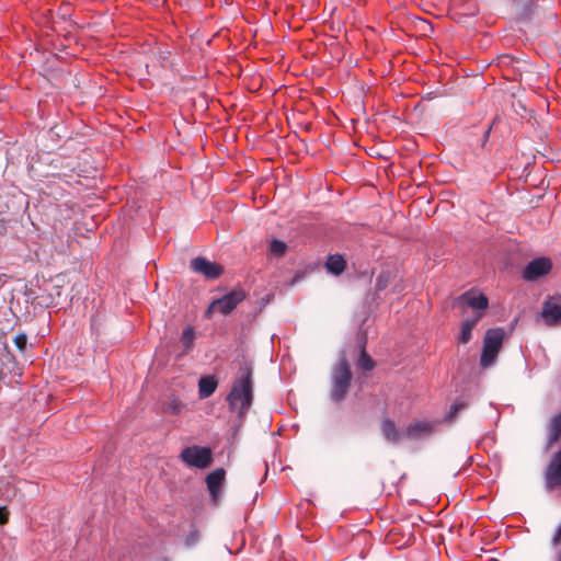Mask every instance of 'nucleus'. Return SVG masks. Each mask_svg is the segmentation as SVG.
I'll return each mask as SVG.
<instances>
[{"instance_id": "1", "label": "nucleus", "mask_w": 561, "mask_h": 561, "mask_svg": "<svg viewBox=\"0 0 561 561\" xmlns=\"http://www.w3.org/2000/svg\"><path fill=\"white\" fill-rule=\"evenodd\" d=\"M253 367L242 363L238 369L232 388L227 397L230 410L242 417L251 408L253 401Z\"/></svg>"}, {"instance_id": "2", "label": "nucleus", "mask_w": 561, "mask_h": 561, "mask_svg": "<svg viewBox=\"0 0 561 561\" xmlns=\"http://www.w3.org/2000/svg\"><path fill=\"white\" fill-rule=\"evenodd\" d=\"M352 380L351 366L345 354L340 356L337 365L331 374L332 387L330 397L334 402H341L346 397Z\"/></svg>"}, {"instance_id": "3", "label": "nucleus", "mask_w": 561, "mask_h": 561, "mask_svg": "<svg viewBox=\"0 0 561 561\" xmlns=\"http://www.w3.org/2000/svg\"><path fill=\"white\" fill-rule=\"evenodd\" d=\"M505 339V331L502 328L489 329L483 339V347L480 357L482 368H490L496 362Z\"/></svg>"}, {"instance_id": "4", "label": "nucleus", "mask_w": 561, "mask_h": 561, "mask_svg": "<svg viewBox=\"0 0 561 561\" xmlns=\"http://www.w3.org/2000/svg\"><path fill=\"white\" fill-rule=\"evenodd\" d=\"M244 298L245 294L242 290H233L219 299H215L205 311V317L209 319L216 312L227 316L232 312Z\"/></svg>"}, {"instance_id": "5", "label": "nucleus", "mask_w": 561, "mask_h": 561, "mask_svg": "<svg viewBox=\"0 0 561 561\" xmlns=\"http://www.w3.org/2000/svg\"><path fill=\"white\" fill-rule=\"evenodd\" d=\"M180 457L190 467H196L199 469L207 468L213 461L211 450L207 447H186L182 450Z\"/></svg>"}, {"instance_id": "6", "label": "nucleus", "mask_w": 561, "mask_h": 561, "mask_svg": "<svg viewBox=\"0 0 561 561\" xmlns=\"http://www.w3.org/2000/svg\"><path fill=\"white\" fill-rule=\"evenodd\" d=\"M540 317L548 327H557L561 322V295L549 296L543 301Z\"/></svg>"}, {"instance_id": "7", "label": "nucleus", "mask_w": 561, "mask_h": 561, "mask_svg": "<svg viewBox=\"0 0 561 561\" xmlns=\"http://www.w3.org/2000/svg\"><path fill=\"white\" fill-rule=\"evenodd\" d=\"M191 268L208 279H216L224 273V268L216 262H210L204 256H197L191 261Z\"/></svg>"}, {"instance_id": "8", "label": "nucleus", "mask_w": 561, "mask_h": 561, "mask_svg": "<svg viewBox=\"0 0 561 561\" xmlns=\"http://www.w3.org/2000/svg\"><path fill=\"white\" fill-rule=\"evenodd\" d=\"M552 267V262L548 257H538L529 262L524 272L523 277L526 280H536L541 276L547 275Z\"/></svg>"}, {"instance_id": "9", "label": "nucleus", "mask_w": 561, "mask_h": 561, "mask_svg": "<svg viewBox=\"0 0 561 561\" xmlns=\"http://www.w3.org/2000/svg\"><path fill=\"white\" fill-rule=\"evenodd\" d=\"M546 481L550 489L561 485V449L552 457L547 468Z\"/></svg>"}, {"instance_id": "10", "label": "nucleus", "mask_w": 561, "mask_h": 561, "mask_svg": "<svg viewBox=\"0 0 561 561\" xmlns=\"http://www.w3.org/2000/svg\"><path fill=\"white\" fill-rule=\"evenodd\" d=\"M457 304H467L478 311L485 310L489 307L488 297L483 294H476L472 290L466 291L457 298Z\"/></svg>"}, {"instance_id": "11", "label": "nucleus", "mask_w": 561, "mask_h": 561, "mask_svg": "<svg viewBox=\"0 0 561 561\" xmlns=\"http://www.w3.org/2000/svg\"><path fill=\"white\" fill-rule=\"evenodd\" d=\"M381 432L385 437V439L391 444H397L401 442L405 437V430L400 431L396 423L391 421L390 419H385L381 422Z\"/></svg>"}, {"instance_id": "12", "label": "nucleus", "mask_w": 561, "mask_h": 561, "mask_svg": "<svg viewBox=\"0 0 561 561\" xmlns=\"http://www.w3.org/2000/svg\"><path fill=\"white\" fill-rule=\"evenodd\" d=\"M432 423L426 421H414L405 427V437L419 439L432 433Z\"/></svg>"}, {"instance_id": "13", "label": "nucleus", "mask_w": 561, "mask_h": 561, "mask_svg": "<svg viewBox=\"0 0 561 561\" xmlns=\"http://www.w3.org/2000/svg\"><path fill=\"white\" fill-rule=\"evenodd\" d=\"M547 431L546 449H550L561 437V411L549 420Z\"/></svg>"}, {"instance_id": "14", "label": "nucleus", "mask_w": 561, "mask_h": 561, "mask_svg": "<svg viewBox=\"0 0 561 561\" xmlns=\"http://www.w3.org/2000/svg\"><path fill=\"white\" fill-rule=\"evenodd\" d=\"M218 382L215 376L202 377L198 381V394L201 399L210 397L217 389Z\"/></svg>"}, {"instance_id": "15", "label": "nucleus", "mask_w": 561, "mask_h": 561, "mask_svg": "<svg viewBox=\"0 0 561 561\" xmlns=\"http://www.w3.org/2000/svg\"><path fill=\"white\" fill-rule=\"evenodd\" d=\"M482 314L478 312L473 318L468 319L461 323L459 342L466 344L471 340L472 330L476 328L478 322L481 320Z\"/></svg>"}, {"instance_id": "16", "label": "nucleus", "mask_w": 561, "mask_h": 561, "mask_svg": "<svg viewBox=\"0 0 561 561\" xmlns=\"http://www.w3.org/2000/svg\"><path fill=\"white\" fill-rule=\"evenodd\" d=\"M225 479V470L218 468L210 472L206 478L208 491H217Z\"/></svg>"}, {"instance_id": "17", "label": "nucleus", "mask_w": 561, "mask_h": 561, "mask_svg": "<svg viewBox=\"0 0 561 561\" xmlns=\"http://www.w3.org/2000/svg\"><path fill=\"white\" fill-rule=\"evenodd\" d=\"M345 260L341 255H330L327 261L328 270L334 275H340L345 270Z\"/></svg>"}, {"instance_id": "18", "label": "nucleus", "mask_w": 561, "mask_h": 561, "mask_svg": "<svg viewBox=\"0 0 561 561\" xmlns=\"http://www.w3.org/2000/svg\"><path fill=\"white\" fill-rule=\"evenodd\" d=\"M184 407L181 400L175 397H170L163 405V412L178 415L183 411Z\"/></svg>"}, {"instance_id": "19", "label": "nucleus", "mask_w": 561, "mask_h": 561, "mask_svg": "<svg viewBox=\"0 0 561 561\" xmlns=\"http://www.w3.org/2000/svg\"><path fill=\"white\" fill-rule=\"evenodd\" d=\"M270 254L275 257H282L287 251V244L278 239H272L268 245Z\"/></svg>"}, {"instance_id": "20", "label": "nucleus", "mask_w": 561, "mask_h": 561, "mask_svg": "<svg viewBox=\"0 0 561 561\" xmlns=\"http://www.w3.org/2000/svg\"><path fill=\"white\" fill-rule=\"evenodd\" d=\"M360 355H359V358H358V363H357V366L363 369V370H366V371H369L371 370L374 367H375V362L373 360V358L366 353L365 351V346L362 345L360 346Z\"/></svg>"}, {"instance_id": "21", "label": "nucleus", "mask_w": 561, "mask_h": 561, "mask_svg": "<svg viewBox=\"0 0 561 561\" xmlns=\"http://www.w3.org/2000/svg\"><path fill=\"white\" fill-rule=\"evenodd\" d=\"M392 277H393V274L391 271L381 272L376 282L377 290H383L388 286V284L392 279Z\"/></svg>"}, {"instance_id": "22", "label": "nucleus", "mask_w": 561, "mask_h": 561, "mask_svg": "<svg viewBox=\"0 0 561 561\" xmlns=\"http://www.w3.org/2000/svg\"><path fill=\"white\" fill-rule=\"evenodd\" d=\"M194 339H195V332H194L193 328H191V327L185 328L183 330V333L181 336V341H182L185 350H190L192 347Z\"/></svg>"}, {"instance_id": "23", "label": "nucleus", "mask_w": 561, "mask_h": 561, "mask_svg": "<svg viewBox=\"0 0 561 561\" xmlns=\"http://www.w3.org/2000/svg\"><path fill=\"white\" fill-rule=\"evenodd\" d=\"M201 539V533L199 530L193 525L191 530H190V534L186 536L185 538V546L187 548H192L194 547Z\"/></svg>"}, {"instance_id": "24", "label": "nucleus", "mask_w": 561, "mask_h": 561, "mask_svg": "<svg viewBox=\"0 0 561 561\" xmlns=\"http://www.w3.org/2000/svg\"><path fill=\"white\" fill-rule=\"evenodd\" d=\"M531 2L533 0H513L517 12L520 14H524L529 10Z\"/></svg>"}, {"instance_id": "25", "label": "nucleus", "mask_w": 561, "mask_h": 561, "mask_svg": "<svg viewBox=\"0 0 561 561\" xmlns=\"http://www.w3.org/2000/svg\"><path fill=\"white\" fill-rule=\"evenodd\" d=\"M14 344L20 352H24L27 344V336L24 333H20L14 337Z\"/></svg>"}, {"instance_id": "26", "label": "nucleus", "mask_w": 561, "mask_h": 561, "mask_svg": "<svg viewBox=\"0 0 561 561\" xmlns=\"http://www.w3.org/2000/svg\"><path fill=\"white\" fill-rule=\"evenodd\" d=\"M10 511L7 506H0V526L9 522Z\"/></svg>"}, {"instance_id": "27", "label": "nucleus", "mask_w": 561, "mask_h": 561, "mask_svg": "<svg viewBox=\"0 0 561 561\" xmlns=\"http://www.w3.org/2000/svg\"><path fill=\"white\" fill-rule=\"evenodd\" d=\"M551 543L554 547H558L561 545V526L557 527L556 533L551 539Z\"/></svg>"}, {"instance_id": "28", "label": "nucleus", "mask_w": 561, "mask_h": 561, "mask_svg": "<svg viewBox=\"0 0 561 561\" xmlns=\"http://www.w3.org/2000/svg\"><path fill=\"white\" fill-rule=\"evenodd\" d=\"M210 494H211V502H213V504L214 505H218L220 493H210Z\"/></svg>"}, {"instance_id": "29", "label": "nucleus", "mask_w": 561, "mask_h": 561, "mask_svg": "<svg viewBox=\"0 0 561 561\" xmlns=\"http://www.w3.org/2000/svg\"><path fill=\"white\" fill-rule=\"evenodd\" d=\"M461 408H462V405L455 403V404L451 405V411L454 413H457L458 410L461 409Z\"/></svg>"}, {"instance_id": "30", "label": "nucleus", "mask_w": 561, "mask_h": 561, "mask_svg": "<svg viewBox=\"0 0 561 561\" xmlns=\"http://www.w3.org/2000/svg\"><path fill=\"white\" fill-rule=\"evenodd\" d=\"M160 561H170V559L167 557H163Z\"/></svg>"}, {"instance_id": "31", "label": "nucleus", "mask_w": 561, "mask_h": 561, "mask_svg": "<svg viewBox=\"0 0 561 561\" xmlns=\"http://www.w3.org/2000/svg\"><path fill=\"white\" fill-rule=\"evenodd\" d=\"M559 557L561 558V551L559 552Z\"/></svg>"}]
</instances>
